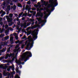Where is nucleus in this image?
<instances>
[{"instance_id":"7","label":"nucleus","mask_w":78,"mask_h":78,"mask_svg":"<svg viewBox=\"0 0 78 78\" xmlns=\"http://www.w3.org/2000/svg\"><path fill=\"white\" fill-rule=\"evenodd\" d=\"M6 70H4L3 71V75L4 76H8V72L6 73Z\"/></svg>"},{"instance_id":"1","label":"nucleus","mask_w":78,"mask_h":78,"mask_svg":"<svg viewBox=\"0 0 78 78\" xmlns=\"http://www.w3.org/2000/svg\"><path fill=\"white\" fill-rule=\"evenodd\" d=\"M38 34V32H35V31L33 32V33L31 34V35H32L33 37V39L31 41L32 43L30 44L29 43L27 44V48H26L27 50H30L31 48L33 46V44H34V41H35L36 39H37V35ZM34 39V40H33Z\"/></svg>"},{"instance_id":"55","label":"nucleus","mask_w":78,"mask_h":78,"mask_svg":"<svg viewBox=\"0 0 78 78\" xmlns=\"http://www.w3.org/2000/svg\"><path fill=\"white\" fill-rule=\"evenodd\" d=\"M16 18H17V19H16L17 21H19V18L17 17Z\"/></svg>"},{"instance_id":"59","label":"nucleus","mask_w":78,"mask_h":78,"mask_svg":"<svg viewBox=\"0 0 78 78\" xmlns=\"http://www.w3.org/2000/svg\"><path fill=\"white\" fill-rule=\"evenodd\" d=\"M24 25H23V24H22L21 26V27H24Z\"/></svg>"},{"instance_id":"51","label":"nucleus","mask_w":78,"mask_h":78,"mask_svg":"<svg viewBox=\"0 0 78 78\" xmlns=\"http://www.w3.org/2000/svg\"><path fill=\"white\" fill-rule=\"evenodd\" d=\"M20 66H19V67L20 69H21L22 68V65H20Z\"/></svg>"},{"instance_id":"53","label":"nucleus","mask_w":78,"mask_h":78,"mask_svg":"<svg viewBox=\"0 0 78 78\" xmlns=\"http://www.w3.org/2000/svg\"><path fill=\"white\" fill-rule=\"evenodd\" d=\"M5 17H6V18H9V16L7 15Z\"/></svg>"},{"instance_id":"10","label":"nucleus","mask_w":78,"mask_h":78,"mask_svg":"<svg viewBox=\"0 0 78 78\" xmlns=\"http://www.w3.org/2000/svg\"><path fill=\"white\" fill-rule=\"evenodd\" d=\"M10 69H12V71H14L15 69V68H14V65H12V66H10L9 67Z\"/></svg>"},{"instance_id":"22","label":"nucleus","mask_w":78,"mask_h":78,"mask_svg":"<svg viewBox=\"0 0 78 78\" xmlns=\"http://www.w3.org/2000/svg\"><path fill=\"white\" fill-rule=\"evenodd\" d=\"M43 3V5H44L45 6H47V4H46V2L44 1Z\"/></svg>"},{"instance_id":"21","label":"nucleus","mask_w":78,"mask_h":78,"mask_svg":"<svg viewBox=\"0 0 78 78\" xmlns=\"http://www.w3.org/2000/svg\"><path fill=\"white\" fill-rule=\"evenodd\" d=\"M10 49H11V48L9 47L8 49L7 50V53H8L10 51Z\"/></svg>"},{"instance_id":"24","label":"nucleus","mask_w":78,"mask_h":78,"mask_svg":"<svg viewBox=\"0 0 78 78\" xmlns=\"http://www.w3.org/2000/svg\"><path fill=\"white\" fill-rule=\"evenodd\" d=\"M6 14V12H4L1 15V17H3V16H4V15H5V14Z\"/></svg>"},{"instance_id":"47","label":"nucleus","mask_w":78,"mask_h":78,"mask_svg":"<svg viewBox=\"0 0 78 78\" xmlns=\"http://www.w3.org/2000/svg\"><path fill=\"white\" fill-rule=\"evenodd\" d=\"M9 22H12V19H9Z\"/></svg>"},{"instance_id":"3","label":"nucleus","mask_w":78,"mask_h":78,"mask_svg":"<svg viewBox=\"0 0 78 78\" xmlns=\"http://www.w3.org/2000/svg\"><path fill=\"white\" fill-rule=\"evenodd\" d=\"M5 36V34H1L0 35V38H2V41H6V40H7L9 39V36H7L4 37H3Z\"/></svg>"},{"instance_id":"5","label":"nucleus","mask_w":78,"mask_h":78,"mask_svg":"<svg viewBox=\"0 0 78 78\" xmlns=\"http://www.w3.org/2000/svg\"><path fill=\"white\" fill-rule=\"evenodd\" d=\"M15 55V54L14 53H10V54H7L6 55V57H7V58H10L11 56H14Z\"/></svg>"},{"instance_id":"6","label":"nucleus","mask_w":78,"mask_h":78,"mask_svg":"<svg viewBox=\"0 0 78 78\" xmlns=\"http://www.w3.org/2000/svg\"><path fill=\"white\" fill-rule=\"evenodd\" d=\"M40 27V25H34V26H32L31 27L30 29L32 30H33L36 28H39Z\"/></svg>"},{"instance_id":"40","label":"nucleus","mask_w":78,"mask_h":78,"mask_svg":"<svg viewBox=\"0 0 78 78\" xmlns=\"http://www.w3.org/2000/svg\"><path fill=\"white\" fill-rule=\"evenodd\" d=\"M27 27V25H24V26L23 27V28H26Z\"/></svg>"},{"instance_id":"23","label":"nucleus","mask_w":78,"mask_h":78,"mask_svg":"<svg viewBox=\"0 0 78 78\" xmlns=\"http://www.w3.org/2000/svg\"><path fill=\"white\" fill-rule=\"evenodd\" d=\"M29 59V57L28 58L26 56V58H25V60H24V62H26L27 61V60H28Z\"/></svg>"},{"instance_id":"28","label":"nucleus","mask_w":78,"mask_h":78,"mask_svg":"<svg viewBox=\"0 0 78 78\" xmlns=\"http://www.w3.org/2000/svg\"><path fill=\"white\" fill-rule=\"evenodd\" d=\"M18 7H20L21 8H22V5L20 4H19L18 5Z\"/></svg>"},{"instance_id":"32","label":"nucleus","mask_w":78,"mask_h":78,"mask_svg":"<svg viewBox=\"0 0 78 78\" xmlns=\"http://www.w3.org/2000/svg\"><path fill=\"white\" fill-rule=\"evenodd\" d=\"M8 27H9L8 25L6 24L5 25V29H7V28H8Z\"/></svg>"},{"instance_id":"48","label":"nucleus","mask_w":78,"mask_h":78,"mask_svg":"<svg viewBox=\"0 0 78 78\" xmlns=\"http://www.w3.org/2000/svg\"><path fill=\"white\" fill-rule=\"evenodd\" d=\"M2 69L4 70H6V67H2Z\"/></svg>"},{"instance_id":"12","label":"nucleus","mask_w":78,"mask_h":78,"mask_svg":"<svg viewBox=\"0 0 78 78\" xmlns=\"http://www.w3.org/2000/svg\"><path fill=\"white\" fill-rule=\"evenodd\" d=\"M47 17H48V16H44V23H46V22H47Z\"/></svg>"},{"instance_id":"14","label":"nucleus","mask_w":78,"mask_h":78,"mask_svg":"<svg viewBox=\"0 0 78 78\" xmlns=\"http://www.w3.org/2000/svg\"><path fill=\"white\" fill-rule=\"evenodd\" d=\"M53 8H52L51 9V11H50V10H48L47 11V12H49L50 13L49 14V15H50V13H51V11H54V9H55V7H52Z\"/></svg>"},{"instance_id":"2","label":"nucleus","mask_w":78,"mask_h":78,"mask_svg":"<svg viewBox=\"0 0 78 78\" xmlns=\"http://www.w3.org/2000/svg\"><path fill=\"white\" fill-rule=\"evenodd\" d=\"M24 55V56L22 58H20L19 61H23V60L25 59L26 58V56L28 58L29 57H31L32 56V54H31V52L29 51H27L26 52L23 53Z\"/></svg>"},{"instance_id":"38","label":"nucleus","mask_w":78,"mask_h":78,"mask_svg":"<svg viewBox=\"0 0 78 78\" xmlns=\"http://www.w3.org/2000/svg\"><path fill=\"white\" fill-rule=\"evenodd\" d=\"M24 47H25V45L24 44H23L21 46V48L22 49L24 48Z\"/></svg>"},{"instance_id":"31","label":"nucleus","mask_w":78,"mask_h":78,"mask_svg":"<svg viewBox=\"0 0 78 78\" xmlns=\"http://www.w3.org/2000/svg\"><path fill=\"white\" fill-rule=\"evenodd\" d=\"M13 24V23H9V27H10V26H12V24Z\"/></svg>"},{"instance_id":"58","label":"nucleus","mask_w":78,"mask_h":78,"mask_svg":"<svg viewBox=\"0 0 78 78\" xmlns=\"http://www.w3.org/2000/svg\"><path fill=\"white\" fill-rule=\"evenodd\" d=\"M34 22H33V23L31 24V25H34Z\"/></svg>"},{"instance_id":"34","label":"nucleus","mask_w":78,"mask_h":78,"mask_svg":"<svg viewBox=\"0 0 78 78\" xmlns=\"http://www.w3.org/2000/svg\"><path fill=\"white\" fill-rule=\"evenodd\" d=\"M11 76V73H10L9 72H8V78H9V76Z\"/></svg>"},{"instance_id":"49","label":"nucleus","mask_w":78,"mask_h":78,"mask_svg":"<svg viewBox=\"0 0 78 78\" xmlns=\"http://www.w3.org/2000/svg\"><path fill=\"white\" fill-rule=\"evenodd\" d=\"M25 18L24 17H23L22 18V20H25Z\"/></svg>"},{"instance_id":"17","label":"nucleus","mask_w":78,"mask_h":78,"mask_svg":"<svg viewBox=\"0 0 78 78\" xmlns=\"http://www.w3.org/2000/svg\"><path fill=\"white\" fill-rule=\"evenodd\" d=\"M22 43V42H20V43H19V44H17L16 45V47L17 48H18L19 47V45H20V44H21Z\"/></svg>"},{"instance_id":"50","label":"nucleus","mask_w":78,"mask_h":78,"mask_svg":"<svg viewBox=\"0 0 78 78\" xmlns=\"http://www.w3.org/2000/svg\"><path fill=\"white\" fill-rule=\"evenodd\" d=\"M30 13H31V14H32V13H33V12H34V11H30Z\"/></svg>"},{"instance_id":"61","label":"nucleus","mask_w":78,"mask_h":78,"mask_svg":"<svg viewBox=\"0 0 78 78\" xmlns=\"http://www.w3.org/2000/svg\"><path fill=\"white\" fill-rule=\"evenodd\" d=\"M2 19H3V18L2 17L0 18V21H2Z\"/></svg>"},{"instance_id":"39","label":"nucleus","mask_w":78,"mask_h":78,"mask_svg":"<svg viewBox=\"0 0 78 78\" xmlns=\"http://www.w3.org/2000/svg\"><path fill=\"white\" fill-rule=\"evenodd\" d=\"M27 7H26L25 10H28V7H29V6L28 5H27Z\"/></svg>"},{"instance_id":"30","label":"nucleus","mask_w":78,"mask_h":78,"mask_svg":"<svg viewBox=\"0 0 78 78\" xmlns=\"http://www.w3.org/2000/svg\"><path fill=\"white\" fill-rule=\"evenodd\" d=\"M31 22H30L28 23L27 24V27H28V26H30V25H31Z\"/></svg>"},{"instance_id":"63","label":"nucleus","mask_w":78,"mask_h":78,"mask_svg":"<svg viewBox=\"0 0 78 78\" xmlns=\"http://www.w3.org/2000/svg\"><path fill=\"white\" fill-rule=\"evenodd\" d=\"M0 25H1L2 26V25H3V23L2 22L1 23Z\"/></svg>"},{"instance_id":"29","label":"nucleus","mask_w":78,"mask_h":78,"mask_svg":"<svg viewBox=\"0 0 78 78\" xmlns=\"http://www.w3.org/2000/svg\"><path fill=\"white\" fill-rule=\"evenodd\" d=\"M53 1L52 0H49V3H52L53 4Z\"/></svg>"},{"instance_id":"57","label":"nucleus","mask_w":78,"mask_h":78,"mask_svg":"<svg viewBox=\"0 0 78 78\" xmlns=\"http://www.w3.org/2000/svg\"><path fill=\"white\" fill-rule=\"evenodd\" d=\"M7 71L8 72H9V71H10V68L9 69V68H8L7 69Z\"/></svg>"},{"instance_id":"56","label":"nucleus","mask_w":78,"mask_h":78,"mask_svg":"<svg viewBox=\"0 0 78 78\" xmlns=\"http://www.w3.org/2000/svg\"><path fill=\"white\" fill-rule=\"evenodd\" d=\"M27 43H28V41H26L25 42V45H26L27 44Z\"/></svg>"},{"instance_id":"52","label":"nucleus","mask_w":78,"mask_h":78,"mask_svg":"<svg viewBox=\"0 0 78 78\" xmlns=\"http://www.w3.org/2000/svg\"><path fill=\"white\" fill-rule=\"evenodd\" d=\"M23 25H27V23L26 22L24 23H23Z\"/></svg>"},{"instance_id":"45","label":"nucleus","mask_w":78,"mask_h":78,"mask_svg":"<svg viewBox=\"0 0 78 78\" xmlns=\"http://www.w3.org/2000/svg\"><path fill=\"white\" fill-rule=\"evenodd\" d=\"M5 5H6V2H3V4L1 5H3V6H5Z\"/></svg>"},{"instance_id":"26","label":"nucleus","mask_w":78,"mask_h":78,"mask_svg":"<svg viewBox=\"0 0 78 78\" xmlns=\"http://www.w3.org/2000/svg\"><path fill=\"white\" fill-rule=\"evenodd\" d=\"M25 9V5H24L23 6V9L22 11H24Z\"/></svg>"},{"instance_id":"8","label":"nucleus","mask_w":78,"mask_h":78,"mask_svg":"<svg viewBox=\"0 0 78 78\" xmlns=\"http://www.w3.org/2000/svg\"><path fill=\"white\" fill-rule=\"evenodd\" d=\"M55 2H53V5H54V7H56V6H58V2H57V1L55 0Z\"/></svg>"},{"instance_id":"11","label":"nucleus","mask_w":78,"mask_h":78,"mask_svg":"<svg viewBox=\"0 0 78 78\" xmlns=\"http://www.w3.org/2000/svg\"><path fill=\"white\" fill-rule=\"evenodd\" d=\"M16 63L17 64H18V65H20V64H25V62H19V61H17Z\"/></svg>"},{"instance_id":"42","label":"nucleus","mask_w":78,"mask_h":78,"mask_svg":"<svg viewBox=\"0 0 78 78\" xmlns=\"http://www.w3.org/2000/svg\"><path fill=\"white\" fill-rule=\"evenodd\" d=\"M15 78H20L19 76V75H17V76H16L15 77Z\"/></svg>"},{"instance_id":"19","label":"nucleus","mask_w":78,"mask_h":78,"mask_svg":"<svg viewBox=\"0 0 78 78\" xmlns=\"http://www.w3.org/2000/svg\"><path fill=\"white\" fill-rule=\"evenodd\" d=\"M12 8L13 9V10H14V11H15L16 8V6L15 5H14L12 7Z\"/></svg>"},{"instance_id":"20","label":"nucleus","mask_w":78,"mask_h":78,"mask_svg":"<svg viewBox=\"0 0 78 78\" xmlns=\"http://www.w3.org/2000/svg\"><path fill=\"white\" fill-rule=\"evenodd\" d=\"M13 16V14H12L10 13L9 14V17H10V18H12V17Z\"/></svg>"},{"instance_id":"15","label":"nucleus","mask_w":78,"mask_h":78,"mask_svg":"<svg viewBox=\"0 0 78 78\" xmlns=\"http://www.w3.org/2000/svg\"><path fill=\"white\" fill-rule=\"evenodd\" d=\"M23 12H22L21 13L19 14V15L18 16L19 18H20L21 17V16L23 14Z\"/></svg>"},{"instance_id":"46","label":"nucleus","mask_w":78,"mask_h":78,"mask_svg":"<svg viewBox=\"0 0 78 78\" xmlns=\"http://www.w3.org/2000/svg\"><path fill=\"white\" fill-rule=\"evenodd\" d=\"M36 12L35 11L33 12V16H35V14H36Z\"/></svg>"},{"instance_id":"37","label":"nucleus","mask_w":78,"mask_h":78,"mask_svg":"<svg viewBox=\"0 0 78 78\" xmlns=\"http://www.w3.org/2000/svg\"><path fill=\"white\" fill-rule=\"evenodd\" d=\"M10 8H11V7H10V6H8L7 8V9H8V10H10Z\"/></svg>"},{"instance_id":"35","label":"nucleus","mask_w":78,"mask_h":78,"mask_svg":"<svg viewBox=\"0 0 78 78\" xmlns=\"http://www.w3.org/2000/svg\"><path fill=\"white\" fill-rule=\"evenodd\" d=\"M10 41H11V42H13V41H14L13 38H11V39H10Z\"/></svg>"},{"instance_id":"25","label":"nucleus","mask_w":78,"mask_h":78,"mask_svg":"<svg viewBox=\"0 0 78 78\" xmlns=\"http://www.w3.org/2000/svg\"><path fill=\"white\" fill-rule=\"evenodd\" d=\"M20 40H17L15 42V43L16 44H18V43H20Z\"/></svg>"},{"instance_id":"62","label":"nucleus","mask_w":78,"mask_h":78,"mask_svg":"<svg viewBox=\"0 0 78 78\" xmlns=\"http://www.w3.org/2000/svg\"><path fill=\"white\" fill-rule=\"evenodd\" d=\"M12 46H13V45H12L11 44V45H10V47H10V48H12Z\"/></svg>"},{"instance_id":"27","label":"nucleus","mask_w":78,"mask_h":78,"mask_svg":"<svg viewBox=\"0 0 78 78\" xmlns=\"http://www.w3.org/2000/svg\"><path fill=\"white\" fill-rule=\"evenodd\" d=\"M5 51H6V49L3 48L2 49V52H5Z\"/></svg>"},{"instance_id":"33","label":"nucleus","mask_w":78,"mask_h":78,"mask_svg":"<svg viewBox=\"0 0 78 78\" xmlns=\"http://www.w3.org/2000/svg\"><path fill=\"white\" fill-rule=\"evenodd\" d=\"M30 22H34V19H30Z\"/></svg>"},{"instance_id":"41","label":"nucleus","mask_w":78,"mask_h":78,"mask_svg":"<svg viewBox=\"0 0 78 78\" xmlns=\"http://www.w3.org/2000/svg\"><path fill=\"white\" fill-rule=\"evenodd\" d=\"M27 4H28V5H30L31 4V2H27Z\"/></svg>"},{"instance_id":"64","label":"nucleus","mask_w":78,"mask_h":78,"mask_svg":"<svg viewBox=\"0 0 78 78\" xmlns=\"http://www.w3.org/2000/svg\"><path fill=\"white\" fill-rule=\"evenodd\" d=\"M13 30H14V29H13V28H11L10 29V30H11V31H13Z\"/></svg>"},{"instance_id":"60","label":"nucleus","mask_w":78,"mask_h":78,"mask_svg":"<svg viewBox=\"0 0 78 78\" xmlns=\"http://www.w3.org/2000/svg\"><path fill=\"white\" fill-rule=\"evenodd\" d=\"M9 14V11H8L7 12L6 15H8Z\"/></svg>"},{"instance_id":"18","label":"nucleus","mask_w":78,"mask_h":78,"mask_svg":"<svg viewBox=\"0 0 78 78\" xmlns=\"http://www.w3.org/2000/svg\"><path fill=\"white\" fill-rule=\"evenodd\" d=\"M5 59V57L2 56L0 58V61H2V60H3Z\"/></svg>"},{"instance_id":"36","label":"nucleus","mask_w":78,"mask_h":78,"mask_svg":"<svg viewBox=\"0 0 78 78\" xmlns=\"http://www.w3.org/2000/svg\"><path fill=\"white\" fill-rule=\"evenodd\" d=\"M15 39H16V40H18V39H19V37H18V36H16Z\"/></svg>"},{"instance_id":"54","label":"nucleus","mask_w":78,"mask_h":78,"mask_svg":"<svg viewBox=\"0 0 78 78\" xmlns=\"http://www.w3.org/2000/svg\"><path fill=\"white\" fill-rule=\"evenodd\" d=\"M26 37V36H24L22 38V39H25Z\"/></svg>"},{"instance_id":"4","label":"nucleus","mask_w":78,"mask_h":78,"mask_svg":"<svg viewBox=\"0 0 78 78\" xmlns=\"http://www.w3.org/2000/svg\"><path fill=\"white\" fill-rule=\"evenodd\" d=\"M38 16L40 17V16L41 17H39V18H37V20L38 22H41L42 21V18L43 16H44V14H43V13H38Z\"/></svg>"},{"instance_id":"9","label":"nucleus","mask_w":78,"mask_h":78,"mask_svg":"<svg viewBox=\"0 0 78 78\" xmlns=\"http://www.w3.org/2000/svg\"><path fill=\"white\" fill-rule=\"evenodd\" d=\"M2 46H6L7 45V43L5 42H1V43Z\"/></svg>"},{"instance_id":"44","label":"nucleus","mask_w":78,"mask_h":78,"mask_svg":"<svg viewBox=\"0 0 78 78\" xmlns=\"http://www.w3.org/2000/svg\"><path fill=\"white\" fill-rule=\"evenodd\" d=\"M14 15H15V17H18V14H14Z\"/></svg>"},{"instance_id":"13","label":"nucleus","mask_w":78,"mask_h":78,"mask_svg":"<svg viewBox=\"0 0 78 78\" xmlns=\"http://www.w3.org/2000/svg\"><path fill=\"white\" fill-rule=\"evenodd\" d=\"M17 67L18 68H16V70L17 73H18L20 74V71L19 70V66H17Z\"/></svg>"},{"instance_id":"43","label":"nucleus","mask_w":78,"mask_h":78,"mask_svg":"<svg viewBox=\"0 0 78 78\" xmlns=\"http://www.w3.org/2000/svg\"><path fill=\"white\" fill-rule=\"evenodd\" d=\"M23 15H24V16H27V13H24Z\"/></svg>"},{"instance_id":"16","label":"nucleus","mask_w":78,"mask_h":78,"mask_svg":"<svg viewBox=\"0 0 78 78\" xmlns=\"http://www.w3.org/2000/svg\"><path fill=\"white\" fill-rule=\"evenodd\" d=\"M51 7H53L54 8H55V7H54V5L53 4H51V5L49 6H48V8H50Z\"/></svg>"}]
</instances>
